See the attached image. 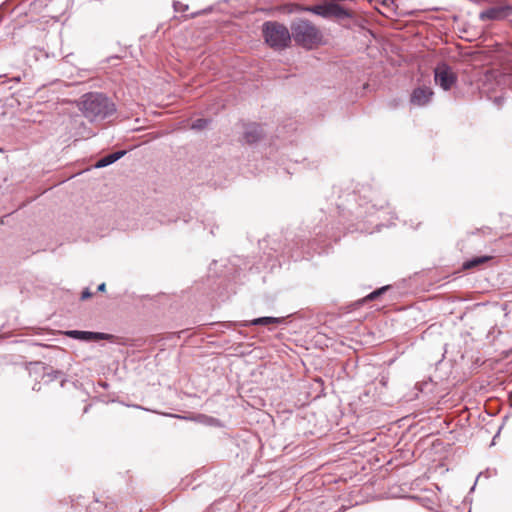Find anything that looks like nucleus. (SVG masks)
Here are the masks:
<instances>
[{"label": "nucleus", "mask_w": 512, "mask_h": 512, "mask_svg": "<svg viewBox=\"0 0 512 512\" xmlns=\"http://www.w3.org/2000/svg\"><path fill=\"white\" fill-rule=\"evenodd\" d=\"M81 110L89 121H102L116 112V105L105 94L90 92L83 96Z\"/></svg>", "instance_id": "nucleus-1"}, {"label": "nucleus", "mask_w": 512, "mask_h": 512, "mask_svg": "<svg viewBox=\"0 0 512 512\" xmlns=\"http://www.w3.org/2000/svg\"><path fill=\"white\" fill-rule=\"evenodd\" d=\"M291 37L307 49H311L322 40L320 30L312 22L304 19H298L291 24Z\"/></svg>", "instance_id": "nucleus-2"}, {"label": "nucleus", "mask_w": 512, "mask_h": 512, "mask_svg": "<svg viewBox=\"0 0 512 512\" xmlns=\"http://www.w3.org/2000/svg\"><path fill=\"white\" fill-rule=\"evenodd\" d=\"M265 42L274 49H284L291 42V33L288 28L278 22L268 21L263 25Z\"/></svg>", "instance_id": "nucleus-3"}, {"label": "nucleus", "mask_w": 512, "mask_h": 512, "mask_svg": "<svg viewBox=\"0 0 512 512\" xmlns=\"http://www.w3.org/2000/svg\"><path fill=\"white\" fill-rule=\"evenodd\" d=\"M457 75L445 62L439 63L434 69L435 83L444 91L450 90L457 82Z\"/></svg>", "instance_id": "nucleus-4"}, {"label": "nucleus", "mask_w": 512, "mask_h": 512, "mask_svg": "<svg viewBox=\"0 0 512 512\" xmlns=\"http://www.w3.org/2000/svg\"><path fill=\"white\" fill-rule=\"evenodd\" d=\"M512 15V4L505 1H499L495 5L488 7L479 14L481 21H501Z\"/></svg>", "instance_id": "nucleus-5"}, {"label": "nucleus", "mask_w": 512, "mask_h": 512, "mask_svg": "<svg viewBox=\"0 0 512 512\" xmlns=\"http://www.w3.org/2000/svg\"><path fill=\"white\" fill-rule=\"evenodd\" d=\"M433 95L434 92L430 87H417L411 93L410 102L414 106L422 107L432 100Z\"/></svg>", "instance_id": "nucleus-6"}, {"label": "nucleus", "mask_w": 512, "mask_h": 512, "mask_svg": "<svg viewBox=\"0 0 512 512\" xmlns=\"http://www.w3.org/2000/svg\"><path fill=\"white\" fill-rule=\"evenodd\" d=\"M66 334L71 338L83 341L106 340L111 337L109 334L106 333L79 330H70Z\"/></svg>", "instance_id": "nucleus-7"}, {"label": "nucleus", "mask_w": 512, "mask_h": 512, "mask_svg": "<svg viewBox=\"0 0 512 512\" xmlns=\"http://www.w3.org/2000/svg\"><path fill=\"white\" fill-rule=\"evenodd\" d=\"M263 128L261 125L252 123L245 127L244 140L249 144L258 142L263 136Z\"/></svg>", "instance_id": "nucleus-8"}, {"label": "nucleus", "mask_w": 512, "mask_h": 512, "mask_svg": "<svg viewBox=\"0 0 512 512\" xmlns=\"http://www.w3.org/2000/svg\"><path fill=\"white\" fill-rule=\"evenodd\" d=\"M352 18H354V13L351 10L336 3V1H331L330 19H336L338 21H341L344 19Z\"/></svg>", "instance_id": "nucleus-9"}, {"label": "nucleus", "mask_w": 512, "mask_h": 512, "mask_svg": "<svg viewBox=\"0 0 512 512\" xmlns=\"http://www.w3.org/2000/svg\"><path fill=\"white\" fill-rule=\"evenodd\" d=\"M305 11L311 12L325 19H330L331 2L306 7Z\"/></svg>", "instance_id": "nucleus-10"}, {"label": "nucleus", "mask_w": 512, "mask_h": 512, "mask_svg": "<svg viewBox=\"0 0 512 512\" xmlns=\"http://www.w3.org/2000/svg\"><path fill=\"white\" fill-rule=\"evenodd\" d=\"M125 154H126V151H124V150H119L114 153L108 154V155L102 157L101 159H99L97 161V163L95 164V167L102 168V167L111 165L114 162H116L117 160H119L120 158H122Z\"/></svg>", "instance_id": "nucleus-11"}, {"label": "nucleus", "mask_w": 512, "mask_h": 512, "mask_svg": "<svg viewBox=\"0 0 512 512\" xmlns=\"http://www.w3.org/2000/svg\"><path fill=\"white\" fill-rule=\"evenodd\" d=\"M283 321L282 318L277 317H260L253 319L248 322H244L242 326H258V325H269V324H279Z\"/></svg>", "instance_id": "nucleus-12"}, {"label": "nucleus", "mask_w": 512, "mask_h": 512, "mask_svg": "<svg viewBox=\"0 0 512 512\" xmlns=\"http://www.w3.org/2000/svg\"><path fill=\"white\" fill-rule=\"evenodd\" d=\"M436 387V383H434L431 378L418 382L415 385V389L418 390L420 393L424 394L425 396H430L434 393Z\"/></svg>", "instance_id": "nucleus-13"}, {"label": "nucleus", "mask_w": 512, "mask_h": 512, "mask_svg": "<svg viewBox=\"0 0 512 512\" xmlns=\"http://www.w3.org/2000/svg\"><path fill=\"white\" fill-rule=\"evenodd\" d=\"M490 259H491V257H489V256L474 257V258L467 260L463 263V269L474 268L482 263L489 261Z\"/></svg>", "instance_id": "nucleus-14"}, {"label": "nucleus", "mask_w": 512, "mask_h": 512, "mask_svg": "<svg viewBox=\"0 0 512 512\" xmlns=\"http://www.w3.org/2000/svg\"><path fill=\"white\" fill-rule=\"evenodd\" d=\"M389 289V286H383L379 289H376L375 291L371 292L370 294H368L364 299L363 301H368V300H374L376 299L377 297H379L380 295H382L384 292H386L387 290Z\"/></svg>", "instance_id": "nucleus-15"}, {"label": "nucleus", "mask_w": 512, "mask_h": 512, "mask_svg": "<svg viewBox=\"0 0 512 512\" xmlns=\"http://www.w3.org/2000/svg\"><path fill=\"white\" fill-rule=\"evenodd\" d=\"M208 123H209L208 119L199 118V119L193 121V123L191 124V129L202 130L205 127H207Z\"/></svg>", "instance_id": "nucleus-16"}, {"label": "nucleus", "mask_w": 512, "mask_h": 512, "mask_svg": "<svg viewBox=\"0 0 512 512\" xmlns=\"http://www.w3.org/2000/svg\"><path fill=\"white\" fill-rule=\"evenodd\" d=\"M365 213H367V216H373L374 214H379L381 213L380 209H378L376 207V205H370L367 210L365 211Z\"/></svg>", "instance_id": "nucleus-17"}, {"label": "nucleus", "mask_w": 512, "mask_h": 512, "mask_svg": "<svg viewBox=\"0 0 512 512\" xmlns=\"http://www.w3.org/2000/svg\"><path fill=\"white\" fill-rule=\"evenodd\" d=\"M173 6L176 11H184L188 8L187 5H183L180 2H174Z\"/></svg>", "instance_id": "nucleus-18"}, {"label": "nucleus", "mask_w": 512, "mask_h": 512, "mask_svg": "<svg viewBox=\"0 0 512 512\" xmlns=\"http://www.w3.org/2000/svg\"><path fill=\"white\" fill-rule=\"evenodd\" d=\"M201 417L205 419L204 422H205V424H208V425H214L215 423L218 422L217 419L212 418V417H206V416H201Z\"/></svg>", "instance_id": "nucleus-19"}, {"label": "nucleus", "mask_w": 512, "mask_h": 512, "mask_svg": "<svg viewBox=\"0 0 512 512\" xmlns=\"http://www.w3.org/2000/svg\"><path fill=\"white\" fill-rule=\"evenodd\" d=\"M91 296H92V293L90 292V290L88 288H86L85 290H83V292L81 294V299L86 300V299L90 298Z\"/></svg>", "instance_id": "nucleus-20"}, {"label": "nucleus", "mask_w": 512, "mask_h": 512, "mask_svg": "<svg viewBox=\"0 0 512 512\" xmlns=\"http://www.w3.org/2000/svg\"><path fill=\"white\" fill-rule=\"evenodd\" d=\"M503 102H504V98L502 96L495 97V99H494V103L499 107L503 104Z\"/></svg>", "instance_id": "nucleus-21"}, {"label": "nucleus", "mask_w": 512, "mask_h": 512, "mask_svg": "<svg viewBox=\"0 0 512 512\" xmlns=\"http://www.w3.org/2000/svg\"><path fill=\"white\" fill-rule=\"evenodd\" d=\"M361 208H362V205L360 204L359 207L357 208V211H355V215L357 218L365 217L361 211Z\"/></svg>", "instance_id": "nucleus-22"}, {"label": "nucleus", "mask_w": 512, "mask_h": 512, "mask_svg": "<svg viewBox=\"0 0 512 512\" xmlns=\"http://www.w3.org/2000/svg\"><path fill=\"white\" fill-rule=\"evenodd\" d=\"M106 289V284L105 283H101L98 287H97V290L99 292H104Z\"/></svg>", "instance_id": "nucleus-23"}, {"label": "nucleus", "mask_w": 512, "mask_h": 512, "mask_svg": "<svg viewBox=\"0 0 512 512\" xmlns=\"http://www.w3.org/2000/svg\"><path fill=\"white\" fill-rule=\"evenodd\" d=\"M337 207L339 210H342V211H344L347 208L344 202L338 203Z\"/></svg>", "instance_id": "nucleus-24"}, {"label": "nucleus", "mask_w": 512, "mask_h": 512, "mask_svg": "<svg viewBox=\"0 0 512 512\" xmlns=\"http://www.w3.org/2000/svg\"><path fill=\"white\" fill-rule=\"evenodd\" d=\"M347 196H348V201H356V196L354 193H350Z\"/></svg>", "instance_id": "nucleus-25"}, {"label": "nucleus", "mask_w": 512, "mask_h": 512, "mask_svg": "<svg viewBox=\"0 0 512 512\" xmlns=\"http://www.w3.org/2000/svg\"><path fill=\"white\" fill-rule=\"evenodd\" d=\"M99 386H101L103 388H107L108 384L106 382H99Z\"/></svg>", "instance_id": "nucleus-26"}, {"label": "nucleus", "mask_w": 512, "mask_h": 512, "mask_svg": "<svg viewBox=\"0 0 512 512\" xmlns=\"http://www.w3.org/2000/svg\"><path fill=\"white\" fill-rule=\"evenodd\" d=\"M388 1H390L391 3H393V0H384V1H383V4H384V5H388Z\"/></svg>", "instance_id": "nucleus-27"}]
</instances>
